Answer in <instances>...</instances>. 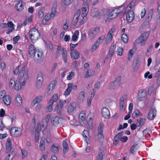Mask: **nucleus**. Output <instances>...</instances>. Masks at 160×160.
<instances>
[{
    "instance_id": "f257e3e1",
    "label": "nucleus",
    "mask_w": 160,
    "mask_h": 160,
    "mask_svg": "<svg viewBox=\"0 0 160 160\" xmlns=\"http://www.w3.org/2000/svg\"><path fill=\"white\" fill-rule=\"evenodd\" d=\"M149 32H144L135 41L134 44L140 43L142 46L144 45L146 41L149 37Z\"/></svg>"
},
{
    "instance_id": "f03ea898",
    "label": "nucleus",
    "mask_w": 160,
    "mask_h": 160,
    "mask_svg": "<svg viewBox=\"0 0 160 160\" xmlns=\"http://www.w3.org/2000/svg\"><path fill=\"white\" fill-rule=\"evenodd\" d=\"M29 37L33 42H34L40 37V34L36 28H33L29 32Z\"/></svg>"
},
{
    "instance_id": "7ed1b4c3",
    "label": "nucleus",
    "mask_w": 160,
    "mask_h": 160,
    "mask_svg": "<svg viewBox=\"0 0 160 160\" xmlns=\"http://www.w3.org/2000/svg\"><path fill=\"white\" fill-rule=\"evenodd\" d=\"M10 132L12 136L15 137H18L22 135V130L20 128L13 127L11 128Z\"/></svg>"
},
{
    "instance_id": "20e7f679",
    "label": "nucleus",
    "mask_w": 160,
    "mask_h": 160,
    "mask_svg": "<svg viewBox=\"0 0 160 160\" xmlns=\"http://www.w3.org/2000/svg\"><path fill=\"white\" fill-rule=\"evenodd\" d=\"M120 12L121 11L119 8H115L113 9L106 17L105 22L108 21L111 19L115 18Z\"/></svg>"
},
{
    "instance_id": "39448f33",
    "label": "nucleus",
    "mask_w": 160,
    "mask_h": 160,
    "mask_svg": "<svg viewBox=\"0 0 160 160\" xmlns=\"http://www.w3.org/2000/svg\"><path fill=\"white\" fill-rule=\"evenodd\" d=\"M99 31V29L98 27L92 28L89 30L88 32L89 38L90 39H93L95 38Z\"/></svg>"
},
{
    "instance_id": "423d86ee",
    "label": "nucleus",
    "mask_w": 160,
    "mask_h": 160,
    "mask_svg": "<svg viewBox=\"0 0 160 160\" xmlns=\"http://www.w3.org/2000/svg\"><path fill=\"white\" fill-rule=\"evenodd\" d=\"M120 77L117 78L114 82H112L108 85L109 88L111 90L116 89L120 85Z\"/></svg>"
},
{
    "instance_id": "0eeeda50",
    "label": "nucleus",
    "mask_w": 160,
    "mask_h": 160,
    "mask_svg": "<svg viewBox=\"0 0 160 160\" xmlns=\"http://www.w3.org/2000/svg\"><path fill=\"white\" fill-rule=\"evenodd\" d=\"M156 114V109L154 106L152 105L148 114L147 118L150 120H152L155 117Z\"/></svg>"
},
{
    "instance_id": "6e6552de",
    "label": "nucleus",
    "mask_w": 160,
    "mask_h": 160,
    "mask_svg": "<svg viewBox=\"0 0 160 160\" xmlns=\"http://www.w3.org/2000/svg\"><path fill=\"white\" fill-rule=\"evenodd\" d=\"M67 103L66 100H60L59 101V103L58 104L55 108V110L59 115H61L62 108L64 104Z\"/></svg>"
},
{
    "instance_id": "1a4fd4ad",
    "label": "nucleus",
    "mask_w": 160,
    "mask_h": 160,
    "mask_svg": "<svg viewBox=\"0 0 160 160\" xmlns=\"http://www.w3.org/2000/svg\"><path fill=\"white\" fill-rule=\"evenodd\" d=\"M125 12L127 21L128 23H130L132 21L134 18V15L133 11L132 10L128 11L125 9Z\"/></svg>"
},
{
    "instance_id": "9d476101",
    "label": "nucleus",
    "mask_w": 160,
    "mask_h": 160,
    "mask_svg": "<svg viewBox=\"0 0 160 160\" xmlns=\"http://www.w3.org/2000/svg\"><path fill=\"white\" fill-rule=\"evenodd\" d=\"M103 125L102 123H100L99 124L98 129V139L100 142L102 141L104 138V136L102 135Z\"/></svg>"
},
{
    "instance_id": "9b49d317",
    "label": "nucleus",
    "mask_w": 160,
    "mask_h": 160,
    "mask_svg": "<svg viewBox=\"0 0 160 160\" xmlns=\"http://www.w3.org/2000/svg\"><path fill=\"white\" fill-rule=\"evenodd\" d=\"M115 31V28H112L107 34L106 38V42L107 44L109 43L112 40L113 36L112 34Z\"/></svg>"
},
{
    "instance_id": "f8f14e48",
    "label": "nucleus",
    "mask_w": 160,
    "mask_h": 160,
    "mask_svg": "<svg viewBox=\"0 0 160 160\" xmlns=\"http://www.w3.org/2000/svg\"><path fill=\"white\" fill-rule=\"evenodd\" d=\"M82 10L81 16L84 18L86 16L88 11V4L87 3H84L82 4Z\"/></svg>"
},
{
    "instance_id": "ddd939ff",
    "label": "nucleus",
    "mask_w": 160,
    "mask_h": 160,
    "mask_svg": "<svg viewBox=\"0 0 160 160\" xmlns=\"http://www.w3.org/2000/svg\"><path fill=\"white\" fill-rule=\"evenodd\" d=\"M57 83L56 80H53L48 86L46 90V92L48 95L50 94L54 88L56 84Z\"/></svg>"
},
{
    "instance_id": "4468645a",
    "label": "nucleus",
    "mask_w": 160,
    "mask_h": 160,
    "mask_svg": "<svg viewBox=\"0 0 160 160\" xmlns=\"http://www.w3.org/2000/svg\"><path fill=\"white\" fill-rule=\"evenodd\" d=\"M20 72L18 76V78L19 79L22 78L25 73L26 66L25 65H20Z\"/></svg>"
},
{
    "instance_id": "2eb2a0df",
    "label": "nucleus",
    "mask_w": 160,
    "mask_h": 160,
    "mask_svg": "<svg viewBox=\"0 0 160 160\" xmlns=\"http://www.w3.org/2000/svg\"><path fill=\"white\" fill-rule=\"evenodd\" d=\"M79 121L81 124L83 126L86 122L85 120V112L82 111L79 114Z\"/></svg>"
},
{
    "instance_id": "dca6fc26",
    "label": "nucleus",
    "mask_w": 160,
    "mask_h": 160,
    "mask_svg": "<svg viewBox=\"0 0 160 160\" xmlns=\"http://www.w3.org/2000/svg\"><path fill=\"white\" fill-rule=\"evenodd\" d=\"M62 121V119L58 117H55L52 118L51 122L52 124L54 126H57Z\"/></svg>"
},
{
    "instance_id": "f3484780",
    "label": "nucleus",
    "mask_w": 160,
    "mask_h": 160,
    "mask_svg": "<svg viewBox=\"0 0 160 160\" xmlns=\"http://www.w3.org/2000/svg\"><path fill=\"white\" fill-rule=\"evenodd\" d=\"M43 80V79L42 74L41 73H39L38 75L36 83V86L37 88H40L41 87Z\"/></svg>"
},
{
    "instance_id": "a211bd4d",
    "label": "nucleus",
    "mask_w": 160,
    "mask_h": 160,
    "mask_svg": "<svg viewBox=\"0 0 160 160\" xmlns=\"http://www.w3.org/2000/svg\"><path fill=\"white\" fill-rule=\"evenodd\" d=\"M42 51L37 50L35 54L33 56L34 60L35 61L40 60L42 58Z\"/></svg>"
},
{
    "instance_id": "6ab92c4d",
    "label": "nucleus",
    "mask_w": 160,
    "mask_h": 160,
    "mask_svg": "<svg viewBox=\"0 0 160 160\" xmlns=\"http://www.w3.org/2000/svg\"><path fill=\"white\" fill-rule=\"evenodd\" d=\"M102 116L105 118H108L110 117V113L108 109L104 107L102 108Z\"/></svg>"
},
{
    "instance_id": "aec40b11",
    "label": "nucleus",
    "mask_w": 160,
    "mask_h": 160,
    "mask_svg": "<svg viewBox=\"0 0 160 160\" xmlns=\"http://www.w3.org/2000/svg\"><path fill=\"white\" fill-rule=\"evenodd\" d=\"M85 92L82 91L80 92L78 96V101L80 103H82L84 101L85 98Z\"/></svg>"
},
{
    "instance_id": "412c9836",
    "label": "nucleus",
    "mask_w": 160,
    "mask_h": 160,
    "mask_svg": "<svg viewBox=\"0 0 160 160\" xmlns=\"http://www.w3.org/2000/svg\"><path fill=\"white\" fill-rule=\"evenodd\" d=\"M36 48L32 44H30L28 49V54L30 56H32L37 51Z\"/></svg>"
},
{
    "instance_id": "4be33fe9",
    "label": "nucleus",
    "mask_w": 160,
    "mask_h": 160,
    "mask_svg": "<svg viewBox=\"0 0 160 160\" xmlns=\"http://www.w3.org/2000/svg\"><path fill=\"white\" fill-rule=\"evenodd\" d=\"M70 56L72 59H78L79 57V53L76 50L70 51Z\"/></svg>"
},
{
    "instance_id": "5701e85b",
    "label": "nucleus",
    "mask_w": 160,
    "mask_h": 160,
    "mask_svg": "<svg viewBox=\"0 0 160 160\" xmlns=\"http://www.w3.org/2000/svg\"><path fill=\"white\" fill-rule=\"evenodd\" d=\"M146 95V92L144 90L141 89L138 91V100L140 101L142 100V98L145 97Z\"/></svg>"
},
{
    "instance_id": "b1692460",
    "label": "nucleus",
    "mask_w": 160,
    "mask_h": 160,
    "mask_svg": "<svg viewBox=\"0 0 160 160\" xmlns=\"http://www.w3.org/2000/svg\"><path fill=\"white\" fill-rule=\"evenodd\" d=\"M57 6V3L56 2L54 3L52 7L51 13L50 14L52 19L54 17L55 15L57 13L56 11Z\"/></svg>"
},
{
    "instance_id": "393cba45",
    "label": "nucleus",
    "mask_w": 160,
    "mask_h": 160,
    "mask_svg": "<svg viewBox=\"0 0 160 160\" xmlns=\"http://www.w3.org/2000/svg\"><path fill=\"white\" fill-rule=\"evenodd\" d=\"M76 104L75 102H72L70 103L68 108L67 112L69 113L72 112L75 108Z\"/></svg>"
},
{
    "instance_id": "a878e982",
    "label": "nucleus",
    "mask_w": 160,
    "mask_h": 160,
    "mask_svg": "<svg viewBox=\"0 0 160 160\" xmlns=\"http://www.w3.org/2000/svg\"><path fill=\"white\" fill-rule=\"evenodd\" d=\"M81 11L80 10H78L77 11L74 15L73 18V21L74 22L73 24L76 25L77 22H78V18L79 17Z\"/></svg>"
},
{
    "instance_id": "bb28decb",
    "label": "nucleus",
    "mask_w": 160,
    "mask_h": 160,
    "mask_svg": "<svg viewBox=\"0 0 160 160\" xmlns=\"http://www.w3.org/2000/svg\"><path fill=\"white\" fill-rule=\"evenodd\" d=\"M127 98V95H124L121 97L119 100V104L121 109L123 110L124 109V100Z\"/></svg>"
},
{
    "instance_id": "cd10ccee",
    "label": "nucleus",
    "mask_w": 160,
    "mask_h": 160,
    "mask_svg": "<svg viewBox=\"0 0 160 160\" xmlns=\"http://www.w3.org/2000/svg\"><path fill=\"white\" fill-rule=\"evenodd\" d=\"M68 140L66 139L63 142V152L65 154L68 150V145L67 144Z\"/></svg>"
},
{
    "instance_id": "c85d7f7f",
    "label": "nucleus",
    "mask_w": 160,
    "mask_h": 160,
    "mask_svg": "<svg viewBox=\"0 0 160 160\" xmlns=\"http://www.w3.org/2000/svg\"><path fill=\"white\" fill-rule=\"evenodd\" d=\"M45 139L42 138L41 139L39 145L40 149L42 151H44L45 150Z\"/></svg>"
},
{
    "instance_id": "c756f323",
    "label": "nucleus",
    "mask_w": 160,
    "mask_h": 160,
    "mask_svg": "<svg viewBox=\"0 0 160 160\" xmlns=\"http://www.w3.org/2000/svg\"><path fill=\"white\" fill-rule=\"evenodd\" d=\"M3 101L6 105H8L10 104L11 101V98L9 95H6L3 98Z\"/></svg>"
},
{
    "instance_id": "7c9ffc66",
    "label": "nucleus",
    "mask_w": 160,
    "mask_h": 160,
    "mask_svg": "<svg viewBox=\"0 0 160 160\" xmlns=\"http://www.w3.org/2000/svg\"><path fill=\"white\" fill-rule=\"evenodd\" d=\"M12 148V144L11 143V139L8 138L7 142L6 144V151L7 153L9 152L11 150Z\"/></svg>"
},
{
    "instance_id": "2f4dec72",
    "label": "nucleus",
    "mask_w": 160,
    "mask_h": 160,
    "mask_svg": "<svg viewBox=\"0 0 160 160\" xmlns=\"http://www.w3.org/2000/svg\"><path fill=\"white\" fill-rule=\"evenodd\" d=\"M15 8L17 10L20 12L23 9V7L22 4V1L20 0L18 2L15 6Z\"/></svg>"
},
{
    "instance_id": "473e14b6",
    "label": "nucleus",
    "mask_w": 160,
    "mask_h": 160,
    "mask_svg": "<svg viewBox=\"0 0 160 160\" xmlns=\"http://www.w3.org/2000/svg\"><path fill=\"white\" fill-rule=\"evenodd\" d=\"M8 28H9L7 32H6L7 34H9L12 32V31L14 29V24L12 22H8Z\"/></svg>"
},
{
    "instance_id": "72a5a7b5",
    "label": "nucleus",
    "mask_w": 160,
    "mask_h": 160,
    "mask_svg": "<svg viewBox=\"0 0 160 160\" xmlns=\"http://www.w3.org/2000/svg\"><path fill=\"white\" fill-rule=\"evenodd\" d=\"M136 2V0H132L130 3L128 4L126 8L127 11L131 10L133 9V8L135 6V4Z\"/></svg>"
},
{
    "instance_id": "f704fd0d",
    "label": "nucleus",
    "mask_w": 160,
    "mask_h": 160,
    "mask_svg": "<svg viewBox=\"0 0 160 160\" xmlns=\"http://www.w3.org/2000/svg\"><path fill=\"white\" fill-rule=\"evenodd\" d=\"M62 56L63 59L64 60L65 63L67 62V52L66 49L65 48H63L62 49Z\"/></svg>"
},
{
    "instance_id": "c9c22d12",
    "label": "nucleus",
    "mask_w": 160,
    "mask_h": 160,
    "mask_svg": "<svg viewBox=\"0 0 160 160\" xmlns=\"http://www.w3.org/2000/svg\"><path fill=\"white\" fill-rule=\"evenodd\" d=\"M136 120L137 122V124L138 127H141L143 126L146 120L145 119L142 118H141L139 119H137Z\"/></svg>"
},
{
    "instance_id": "e433bc0d",
    "label": "nucleus",
    "mask_w": 160,
    "mask_h": 160,
    "mask_svg": "<svg viewBox=\"0 0 160 160\" xmlns=\"http://www.w3.org/2000/svg\"><path fill=\"white\" fill-rule=\"evenodd\" d=\"M22 102V98L20 95L18 94L16 98V104L17 106H20Z\"/></svg>"
},
{
    "instance_id": "4c0bfd02",
    "label": "nucleus",
    "mask_w": 160,
    "mask_h": 160,
    "mask_svg": "<svg viewBox=\"0 0 160 160\" xmlns=\"http://www.w3.org/2000/svg\"><path fill=\"white\" fill-rule=\"evenodd\" d=\"M95 74V72L91 69H88L87 72L84 76L85 78H87L89 77H91Z\"/></svg>"
},
{
    "instance_id": "58836bf2",
    "label": "nucleus",
    "mask_w": 160,
    "mask_h": 160,
    "mask_svg": "<svg viewBox=\"0 0 160 160\" xmlns=\"http://www.w3.org/2000/svg\"><path fill=\"white\" fill-rule=\"evenodd\" d=\"M42 98L41 96H38L32 102V105L33 106H34L37 103L41 102L42 100Z\"/></svg>"
},
{
    "instance_id": "ea45409f",
    "label": "nucleus",
    "mask_w": 160,
    "mask_h": 160,
    "mask_svg": "<svg viewBox=\"0 0 160 160\" xmlns=\"http://www.w3.org/2000/svg\"><path fill=\"white\" fill-rule=\"evenodd\" d=\"M72 83H69L68 84V88L66 89L64 92V95L65 96L69 95L72 90Z\"/></svg>"
},
{
    "instance_id": "a19ab883",
    "label": "nucleus",
    "mask_w": 160,
    "mask_h": 160,
    "mask_svg": "<svg viewBox=\"0 0 160 160\" xmlns=\"http://www.w3.org/2000/svg\"><path fill=\"white\" fill-rule=\"evenodd\" d=\"M83 136L85 138V140L87 143H90V141L88 138L89 134L88 131L87 130H84L83 132Z\"/></svg>"
},
{
    "instance_id": "79ce46f5",
    "label": "nucleus",
    "mask_w": 160,
    "mask_h": 160,
    "mask_svg": "<svg viewBox=\"0 0 160 160\" xmlns=\"http://www.w3.org/2000/svg\"><path fill=\"white\" fill-rule=\"evenodd\" d=\"M138 148V147L137 144L133 145L130 148V153L131 154H134Z\"/></svg>"
},
{
    "instance_id": "37998d69",
    "label": "nucleus",
    "mask_w": 160,
    "mask_h": 160,
    "mask_svg": "<svg viewBox=\"0 0 160 160\" xmlns=\"http://www.w3.org/2000/svg\"><path fill=\"white\" fill-rule=\"evenodd\" d=\"M59 147L58 145H57L55 146L54 144L52 146L51 148V151L54 153H57L58 152V149Z\"/></svg>"
},
{
    "instance_id": "c03bdc74",
    "label": "nucleus",
    "mask_w": 160,
    "mask_h": 160,
    "mask_svg": "<svg viewBox=\"0 0 160 160\" xmlns=\"http://www.w3.org/2000/svg\"><path fill=\"white\" fill-rule=\"evenodd\" d=\"M140 113L139 110L137 109H135L133 111L132 117L134 119H138V117L140 115Z\"/></svg>"
},
{
    "instance_id": "a18cd8bd",
    "label": "nucleus",
    "mask_w": 160,
    "mask_h": 160,
    "mask_svg": "<svg viewBox=\"0 0 160 160\" xmlns=\"http://www.w3.org/2000/svg\"><path fill=\"white\" fill-rule=\"evenodd\" d=\"M99 14V13L97 8L93 9L91 10V15L92 17H97Z\"/></svg>"
},
{
    "instance_id": "49530a36",
    "label": "nucleus",
    "mask_w": 160,
    "mask_h": 160,
    "mask_svg": "<svg viewBox=\"0 0 160 160\" xmlns=\"http://www.w3.org/2000/svg\"><path fill=\"white\" fill-rule=\"evenodd\" d=\"M79 34V31L77 30H76L72 36V40L73 41H76L78 37Z\"/></svg>"
},
{
    "instance_id": "de8ad7c7",
    "label": "nucleus",
    "mask_w": 160,
    "mask_h": 160,
    "mask_svg": "<svg viewBox=\"0 0 160 160\" xmlns=\"http://www.w3.org/2000/svg\"><path fill=\"white\" fill-rule=\"evenodd\" d=\"M116 47L114 45H112L110 47L108 55L110 56H112L115 49Z\"/></svg>"
},
{
    "instance_id": "09e8293b",
    "label": "nucleus",
    "mask_w": 160,
    "mask_h": 160,
    "mask_svg": "<svg viewBox=\"0 0 160 160\" xmlns=\"http://www.w3.org/2000/svg\"><path fill=\"white\" fill-rule=\"evenodd\" d=\"M155 77L157 78V82L160 83V68H158L155 74Z\"/></svg>"
},
{
    "instance_id": "8fccbe9b",
    "label": "nucleus",
    "mask_w": 160,
    "mask_h": 160,
    "mask_svg": "<svg viewBox=\"0 0 160 160\" xmlns=\"http://www.w3.org/2000/svg\"><path fill=\"white\" fill-rule=\"evenodd\" d=\"M71 3L70 0H62V5L64 8Z\"/></svg>"
},
{
    "instance_id": "3c124183",
    "label": "nucleus",
    "mask_w": 160,
    "mask_h": 160,
    "mask_svg": "<svg viewBox=\"0 0 160 160\" xmlns=\"http://www.w3.org/2000/svg\"><path fill=\"white\" fill-rule=\"evenodd\" d=\"M47 123L46 122L45 123L42 124L41 125H38L37 128H38H38H40L39 130L43 132V131L45 130L46 128Z\"/></svg>"
},
{
    "instance_id": "603ef678",
    "label": "nucleus",
    "mask_w": 160,
    "mask_h": 160,
    "mask_svg": "<svg viewBox=\"0 0 160 160\" xmlns=\"http://www.w3.org/2000/svg\"><path fill=\"white\" fill-rule=\"evenodd\" d=\"M121 39L122 41L125 43H127L128 41V38L126 34H123L121 36Z\"/></svg>"
},
{
    "instance_id": "864d4df0",
    "label": "nucleus",
    "mask_w": 160,
    "mask_h": 160,
    "mask_svg": "<svg viewBox=\"0 0 160 160\" xmlns=\"http://www.w3.org/2000/svg\"><path fill=\"white\" fill-rule=\"evenodd\" d=\"M21 88V84L20 82L18 80L16 82L14 87L15 89L17 90H19Z\"/></svg>"
},
{
    "instance_id": "5fc2aeb1",
    "label": "nucleus",
    "mask_w": 160,
    "mask_h": 160,
    "mask_svg": "<svg viewBox=\"0 0 160 160\" xmlns=\"http://www.w3.org/2000/svg\"><path fill=\"white\" fill-rule=\"evenodd\" d=\"M44 11V9L43 8H41L38 11V16L39 18H42L44 16L43 12Z\"/></svg>"
},
{
    "instance_id": "6e6d98bb",
    "label": "nucleus",
    "mask_w": 160,
    "mask_h": 160,
    "mask_svg": "<svg viewBox=\"0 0 160 160\" xmlns=\"http://www.w3.org/2000/svg\"><path fill=\"white\" fill-rule=\"evenodd\" d=\"M58 99V96L57 94L54 95L51 98L49 101H52L53 103V104L54 102H56Z\"/></svg>"
},
{
    "instance_id": "4d7b16f0",
    "label": "nucleus",
    "mask_w": 160,
    "mask_h": 160,
    "mask_svg": "<svg viewBox=\"0 0 160 160\" xmlns=\"http://www.w3.org/2000/svg\"><path fill=\"white\" fill-rule=\"evenodd\" d=\"M49 105L47 107V111L48 112H51L52 110V106L53 105L52 101H49Z\"/></svg>"
},
{
    "instance_id": "13d9d810",
    "label": "nucleus",
    "mask_w": 160,
    "mask_h": 160,
    "mask_svg": "<svg viewBox=\"0 0 160 160\" xmlns=\"http://www.w3.org/2000/svg\"><path fill=\"white\" fill-rule=\"evenodd\" d=\"M105 37L104 36H102L99 37L95 42L97 44H98L99 46L100 43H102L103 40L104 39Z\"/></svg>"
},
{
    "instance_id": "bf43d9fd",
    "label": "nucleus",
    "mask_w": 160,
    "mask_h": 160,
    "mask_svg": "<svg viewBox=\"0 0 160 160\" xmlns=\"http://www.w3.org/2000/svg\"><path fill=\"white\" fill-rule=\"evenodd\" d=\"M39 131L36 130L35 133V140L37 142L39 139Z\"/></svg>"
},
{
    "instance_id": "052dcab7",
    "label": "nucleus",
    "mask_w": 160,
    "mask_h": 160,
    "mask_svg": "<svg viewBox=\"0 0 160 160\" xmlns=\"http://www.w3.org/2000/svg\"><path fill=\"white\" fill-rule=\"evenodd\" d=\"M123 52V49L122 47H119L118 48L117 52L118 55L120 56H122Z\"/></svg>"
},
{
    "instance_id": "680f3d73",
    "label": "nucleus",
    "mask_w": 160,
    "mask_h": 160,
    "mask_svg": "<svg viewBox=\"0 0 160 160\" xmlns=\"http://www.w3.org/2000/svg\"><path fill=\"white\" fill-rule=\"evenodd\" d=\"M75 74V72H69V74L67 76V78L68 80H71L72 77H73Z\"/></svg>"
},
{
    "instance_id": "e2e57ef3",
    "label": "nucleus",
    "mask_w": 160,
    "mask_h": 160,
    "mask_svg": "<svg viewBox=\"0 0 160 160\" xmlns=\"http://www.w3.org/2000/svg\"><path fill=\"white\" fill-rule=\"evenodd\" d=\"M122 132H119L115 137V138L118 139L119 140H121L122 137Z\"/></svg>"
},
{
    "instance_id": "0e129e2a",
    "label": "nucleus",
    "mask_w": 160,
    "mask_h": 160,
    "mask_svg": "<svg viewBox=\"0 0 160 160\" xmlns=\"http://www.w3.org/2000/svg\"><path fill=\"white\" fill-rule=\"evenodd\" d=\"M32 19L31 17H29L28 18L26 19L25 21L24 22V24L25 25L28 23H30L32 21Z\"/></svg>"
},
{
    "instance_id": "69168bd1",
    "label": "nucleus",
    "mask_w": 160,
    "mask_h": 160,
    "mask_svg": "<svg viewBox=\"0 0 160 160\" xmlns=\"http://www.w3.org/2000/svg\"><path fill=\"white\" fill-rule=\"evenodd\" d=\"M15 81L14 78H12L9 81V86L11 87H13L15 84Z\"/></svg>"
},
{
    "instance_id": "338daca9",
    "label": "nucleus",
    "mask_w": 160,
    "mask_h": 160,
    "mask_svg": "<svg viewBox=\"0 0 160 160\" xmlns=\"http://www.w3.org/2000/svg\"><path fill=\"white\" fill-rule=\"evenodd\" d=\"M99 46L98 44L95 43L94 45L92 46L91 48L92 51V52L94 51Z\"/></svg>"
},
{
    "instance_id": "774afa93",
    "label": "nucleus",
    "mask_w": 160,
    "mask_h": 160,
    "mask_svg": "<svg viewBox=\"0 0 160 160\" xmlns=\"http://www.w3.org/2000/svg\"><path fill=\"white\" fill-rule=\"evenodd\" d=\"M6 92L4 90H2L0 92V99L3 98L6 96L5 94Z\"/></svg>"
}]
</instances>
